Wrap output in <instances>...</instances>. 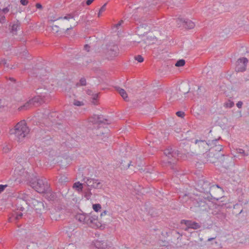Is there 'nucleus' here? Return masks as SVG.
Masks as SVG:
<instances>
[{
	"label": "nucleus",
	"mask_w": 249,
	"mask_h": 249,
	"mask_svg": "<svg viewBox=\"0 0 249 249\" xmlns=\"http://www.w3.org/2000/svg\"><path fill=\"white\" fill-rule=\"evenodd\" d=\"M29 131L25 122L23 121L18 123L14 128L10 129V134L14 135L17 141L20 142L27 136Z\"/></svg>",
	"instance_id": "nucleus-1"
},
{
	"label": "nucleus",
	"mask_w": 249,
	"mask_h": 249,
	"mask_svg": "<svg viewBox=\"0 0 249 249\" xmlns=\"http://www.w3.org/2000/svg\"><path fill=\"white\" fill-rule=\"evenodd\" d=\"M77 22L74 18L68 15L58 19L57 24L60 26V30L62 31H68L76 26Z\"/></svg>",
	"instance_id": "nucleus-2"
},
{
	"label": "nucleus",
	"mask_w": 249,
	"mask_h": 249,
	"mask_svg": "<svg viewBox=\"0 0 249 249\" xmlns=\"http://www.w3.org/2000/svg\"><path fill=\"white\" fill-rule=\"evenodd\" d=\"M50 185L47 183L46 179L37 180V182H35V185L33 186L36 191L39 193H43L45 191H47L50 187Z\"/></svg>",
	"instance_id": "nucleus-3"
},
{
	"label": "nucleus",
	"mask_w": 249,
	"mask_h": 249,
	"mask_svg": "<svg viewBox=\"0 0 249 249\" xmlns=\"http://www.w3.org/2000/svg\"><path fill=\"white\" fill-rule=\"evenodd\" d=\"M193 204L195 208L197 209L196 211H207L208 207L206 203V200L204 198L198 197L193 201Z\"/></svg>",
	"instance_id": "nucleus-4"
},
{
	"label": "nucleus",
	"mask_w": 249,
	"mask_h": 249,
	"mask_svg": "<svg viewBox=\"0 0 249 249\" xmlns=\"http://www.w3.org/2000/svg\"><path fill=\"white\" fill-rule=\"evenodd\" d=\"M43 101V99L41 98L40 96H37L35 97L33 99L30 100L28 102L26 103L24 106L20 107H19L18 109L21 110H26L33 106H35L36 104L40 103Z\"/></svg>",
	"instance_id": "nucleus-5"
},
{
	"label": "nucleus",
	"mask_w": 249,
	"mask_h": 249,
	"mask_svg": "<svg viewBox=\"0 0 249 249\" xmlns=\"http://www.w3.org/2000/svg\"><path fill=\"white\" fill-rule=\"evenodd\" d=\"M181 224L186 225V227L184 229L185 231H189V229L197 230L201 227L200 225L195 221L191 220H182Z\"/></svg>",
	"instance_id": "nucleus-6"
},
{
	"label": "nucleus",
	"mask_w": 249,
	"mask_h": 249,
	"mask_svg": "<svg viewBox=\"0 0 249 249\" xmlns=\"http://www.w3.org/2000/svg\"><path fill=\"white\" fill-rule=\"evenodd\" d=\"M248 62V60L245 57L239 58L236 62L235 70L237 71H245Z\"/></svg>",
	"instance_id": "nucleus-7"
},
{
	"label": "nucleus",
	"mask_w": 249,
	"mask_h": 249,
	"mask_svg": "<svg viewBox=\"0 0 249 249\" xmlns=\"http://www.w3.org/2000/svg\"><path fill=\"white\" fill-rule=\"evenodd\" d=\"M210 183L207 180L200 179L197 184L198 189L201 192L207 193L210 191Z\"/></svg>",
	"instance_id": "nucleus-8"
},
{
	"label": "nucleus",
	"mask_w": 249,
	"mask_h": 249,
	"mask_svg": "<svg viewBox=\"0 0 249 249\" xmlns=\"http://www.w3.org/2000/svg\"><path fill=\"white\" fill-rule=\"evenodd\" d=\"M84 180L85 183H86L89 187L94 188H100L102 186L101 183L97 179L85 178Z\"/></svg>",
	"instance_id": "nucleus-9"
},
{
	"label": "nucleus",
	"mask_w": 249,
	"mask_h": 249,
	"mask_svg": "<svg viewBox=\"0 0 249 249\" xmlns=\"http://www.w3.org/2000/svg\"><path fill=\"white\" fill-rule=\"evenodd\" d=\"M32 205L34 209L37 213H40L42 210L44 209V204L42 202L34 199L32 201Z\"/></svg>",
	"instance_id": "nucleus-10"
},
{
	"label": "nucleus",
	"mask_w": 249,
	"mask_h": 249,
	"mask_svg": "<svg viewBox=\"0 0 249 249\" xmlns=\"http://www.w3.org/2000/svg\"><path fill=\"white\" fill-rule=\"evenodd\" d=\"M222 150V146L220 144H215L214 146H212L209 150L211 151V153L212 154L214 155H218L219 156H224L223 154L218 153V152H220Z\"/></svg>",
	"instance_id": "nucleus-11"
},
{
	"label": "nucleus",
	"mask_w": 249,
	"mask_h": 249,
	"mask_svg": "<svg viewBox=\"0 0 249 249\" xmlns=\"http://www.w3.org/2000/svg\"><path fill=\"white\" fill-rule=\"evenodd\" d=\"M195 143L197 145L200 152H203L204 150L209 149V145L204 141L196 140Z\"/></svg>",
	"instance_id": "nucleus-12"
},
{
	"label": "nucleus",
	"mask_w": 249,
	"mask_h": 249,
	"mask_svg": "<svg viewBox=\"0 0 249 249\" xmlns=\"http://www.w3.org/2000/svg\"><path fill=\"white\" fill-rule=\"evenodd\" d=\"M94 246L98 249H107L110 247L107 242L97 240L94 242Z\"/></svg>",
	"instance_id": "nucleus-13"
},
{
	"label": "nucleus",
	"mask_w": 249,
	"mask_h": 249,
	"mask_svg": "<svg viewBox=\"0 0 249 249\" xmlns=\"http://www.w3.org/2000/svg\"><path fill=\"white\" fill-rule=\"evenodd\" d=\"M43 193L45 194V197L49 200L53 201L57 198L56 193L52 191L50 187L49 188L48 190L45 191Z\"/></svg>",
	"instance_id": "nucleus-14"
},
{
	"label": "nucleus",
	"mask_w": 249,
	"mask_h": 249,
	"mask_svg": "<svg viewBox=\"0 0 249 249\" xmlns=\"http://www.w3.org/2000/svg\"><path fill=\"white\" fill-rule=\"evenodd\" d=\"M131 150V148L128 146L124 145L122 146L120 148L121 153L119 154L126 155L129 154V151Z\"/></svg>",
	"instance_id": "nucleus-15"
},
{
	"label": "nucleus",
	"mask_w": 249,
	"mask_h": 249,
	"mask_svg": "<svg viewBox=\"0 0 249 249\" xmlns=\"http://www.w3.org/2000/svg\"><path fill=\"white\" fill-rule=\"evenodd\" d=\"M28 196L25 194H22L19 195V196L17 197V200L20 201L23 204H26V201L27 199Z\"/></svg>",
	"instance_id": "nucleus-16"
},
{
	"label": "nucleus",
	"mask_w": 249,
	"mask_h": 249,
	"mask_svg": "<svg viewBox=\"0 0 249 249\" xmlns=\"http://www.w3.org/2000/svg\"><path fill=\"white\" fill-rule=\"evenodd\" d=\"M87 93L89 94V95H91V98H92V103L94 105H96L97 104V103H98V101H97V98H98V94L97 93H95V94H92V91L91 90H88L87 91Z\"/></svg>",
	"instance_id": "nucleus-17"
},
{
	"label": "nucleus",
	"mask_w": 249,
	"mask_h": 249,
	"mask_svg": "<svg viewBox=\"0 0 249 249\" xmlns=\"http://www.w3.org/2000/svg\"><path fill=\"white\" fill-rule=\"evenodd\" d=\"M38 153L37 148L36 146L31 147L28 152V154L30 156L36 155Z\"/></svg>",
	"instance_id": "nucleus-18"
},
{
	"label": "nucleus",
	"mask_w": 249,
	"mask_h": 249,
	"mask_svg": "<svg viewBox=\"0 0 249 249\" xmlns=\"http://www.w3.org/2000/svg\"><path fill=\"white\" fill-rule=\"evenodd\" d=\"M58 179V182L61 184L64 183L68 181V178L63 175H60L58 177H56Z\"/></svg>",
	"instance_id": "nucleus-19"
},
{
	"label": "nucleus",
	"mask_w": 249,
	"mask_h": 249,
	"mask_svg": "<svg viewBox=\"0 0 249 249\" xmlns=\"http://www.w3.org/2000/svg\"><path fill=\"white\" fill-rule=\"evenodd\" d=\"M117 90L121 96L124 99L126 100L127 98V94L126 91L123 89L119 88Z\"/></svg>",
	"instance_id": "nucleus-20"
},
{
	"label": "nucleus",
	"mask_w": 249,
	"mask_h": 249,
	"mask_svg": "<svg viewBox=\"0 0 249 249\" xmlns=\"http://www.w3.org/2000/svg\"><path fill=\"white\" fill-rule=\"evenodd\" d=\"M184 26L189 29L193 28L195 27V23L190 20H187L184 22Z\"/></svg>",
	"instance_id": "nucleus-21"
},
{
	"label": "nucleus",
	"mask_w": 249,
	"mask_h": 249,
	"mask_svg": "<svg viewBox=\"0 0 249 249\" xmlns=\"http://www.w3.org/2000/svg\"><path fill=\"white\" fill-rule=\"evenodd\" d=\"M73 187L78 191H81L83 189V184L80 182H76L73 184Z\"/></svg>",
	"instance_id": "nucleus-22"
},
{
	"label": "nucleus",
	"mask_w": 249,
	"mask_h": 249,
	"mask_svg": "<svg viewBox=\"0 0 249 249\" xmlns=\"http://www.w3.org/2000/svg\"><path fill=\"white\" fill-rule=\"evenodd\" d=\"M85 214H77L75 216L76 219L81 222L84 223V221H85Z\"/></svg>",
	"instance_id": "nucleus-23"
},
{
	"label": "nucleus",
	"mask_w": 249,
	"mask_h": 249,
	"mask_svg": "<svg viewBox=\"0 0 249 249\" xmlns=\"http://www.w3.org/2000/svg\"><path fill=\"white\" fill-rule=\"evenodd\" d=\"M25 204H23L22 202H20V201L18 200L16 201V205L17 206V209L20 210V211H23L24 210L23 206Z\"/></svg>",
	"instance_id": "nucleus-24"
},
{
	"label": "nucleus",
	"mask_w": 249,
	"mask_h": 249,
	"mask_svg": "<svg viewBox=\"0 0 249 249\" xmlns=\"http://www.w3.org/2000/svg\"><path fill=\"white\" fill-rule=\"evenodd\" d=\"M53 157H49L48 158H45V162L47 163L46 164V166H47L48 164H49V163L48 161H51V164H55L56 162H58L57 160L55 161L54 159H53Z\"/></svg>",
	"instance_id": "nucleus-25"
},
{
	"label": "nucleus",
	"mask_w": 249,
	"mask_h": 249,
	"mask_svg": "<svg viewBox=\"0 0 249 249\" xmlns=\"http://www.w3.org/2000/svg\"><path fill=\"white\" fill-rule=\"evenodd\" d=\"M90 220L89 222H91L92 224H97V221H98V216L96 215L90 213Z\"/></svg>",
	"instance_id": "nucleus-26"
},
{
	"label": "nucleus",
	"mask_w": 249,
	"mask_h": 249,
	"mask_svg": "<svg viewBox=\"0 0 249 249\" xmlns=\"http://www.w3.org/2000/svg\"><path fill=\"white\" fill-rule=\"evenodd\" d=\"M73 104L74 106L78 107L82 106L84 105V103L83 101H79L77 99H74Z\"/></svg>",
	"instance_id": "nucleus-27"
},
{
	"label": "nucleus",
	"mask_w": 249,
	"mask_h": 249,
	"mask_svg": "<svg viewBox=\"0 0 249 249\" xmlns=\"http://www.w3.org/2000/svg\"><path fill=\"white\" fill-rule=\"evenodd\" d=\"M52 29L53 33H57L59 31H61L60 30V26L59 25H53Z\"/></svg>",
	"instance_id": "nucleus-28"
},
{
	"label": "nucleus",
	"mask_w": 249,
	"mask_h": 249,
	"mask_svg": "<svg viewBox=\"0 0 249 249\" xmlns=\"http://www.w3.org/2000/svg\"><path fill=\"white\" fill-rule=\"evenodd\" d=\"M173 152L174 151L172 148H168L165 150L164 153L165 155V156H168L169 155L173 154Z\"/></svg>",
	"instance_id": "nucleus-29"
},
{
	"label": "nucleus",
	"mask_w": 249,
	"mask_h": 249,
	"mask_svg": "<svg viewBox=\"0 0 249 249\" xmlns=\"http://www.w3.org/2000/svg\"><path fill=\"white\" fill-rule=\"evenodd\" d=\"M93 209L96 212L101 209V206L99 204H95L92 205Z\"/></svg>",
	"instance_id": "nucleus-30"
},
{
	"label": "nucleus",
	"mask_w": 249,
	"mask_h": 249,
	"mask_svg": "<svg viewBox=\"0 0 249 249\" xmlns=\"http://www.w3.org/2000/svg\"><path fill=\"white\" fill-rule=\"evenodd\" d=\"M90 220V215L89 214H86L85 216V221H84V223L87 224L88 225H90L92 224L91 222H89V220Z\"/></svg>",
	"instance_id": "nucleus-31"
},
{
	"label": "nucleus",
	"mask_w": 249,
	"mask_h": 249,
	"mask_svg": "<svg viewBox=\"0 0 249 249\" xmlns=\"http://www.w3.org/2000/svg\"><path fill=\"white\" fill-rule=\"evenodd\" d=\"M185 63V61L183 59H181L177 62V63L175 64V66L176 67H181L184 66Z\"/></svg>",
	"instance_id": "nucleus-32"
},
{
	"label": "nucleus",
	"mask_w": 249,
	"mask_h": 249,
	"mask_svg": "<svg viewBox=\"0 0 249 249\" xmlns=\"http://www.w3.org/2000/svg\"><path fill=\"white\" fill-rule=\"evenodd\" d=\"M106 4H104L100 9L98 16L99 17L101 14L106 10Z\"/></svg>",
	"instance_id": "nucleus-33"
},
{
	"label": "nucleus",
	"mask_w": 249,
	"mask_h": 249,
	"mask_svg": "<svg viewBox=\"0 0 249 249\" xmlns=\"http://www.w3.org/2000/svg\"><path fill=\"white\" fill-rule=\"evenodd\" d=\"M92 194L90 192V189H88V191L87 192H85V197L87 199H89L91 196Z\"/></svg>",
	"instance_id": "nucleus-34"
},
{
	"label": "nucleus",
	"mask_w": 249,
	"mask_h": 249,
	"mask_svg": "<svg viewBox=\"0 0 249 249\" xmlns=\"http://www.w3.org/2000/svg\"><path fill=\"white\" fill-rule=\"evenodd\" d=\"M135 59L139 62H142L143 61V58L140 55H137L135 57Z\"/></svg>",
	"instance_id": "nucleus-35"
},
{
	"label": "nucleus",
	"mask_w": 249,
	"mask_h": 249,
	"mask_svg": "<svg viewBox=\"0 0 249 249\" xmlns=\"http://www.w3.org/2000/svg\"><path fill=\"white\" fill-rule=\"evenodd\" d=\"M233 105L234 103L231 101H228L226 103H225V106L227 107H231Z\"/></svg>",
	"instance_id": "nucleus-36"
},
{
	"label": "nucleus",
	"mask_w": 249,
	"mask_h": 249,
	"mask_svg": "<svg viewBox=\"0 0 249 249\" xmlns=\"http://www.w3.org/2000/svg\"><path fill=\"white\" fill-rule=\"evenodd\" d=\"M208 157L209 158H210V159L207 160V161L209 160L210 162L213 163L216 162L215 160L217 159L216 157Z\"/></svg>",
	"instance_id": "nucleus-37"
},
{
	"label": "nucleus",
	"mask_w": 249,
	"mask_h": 249,
	"mask_svg": "<svg viewBox=\"0 0 249 249\" xmlns=\"http://www.w3.org/2000/svg\"><path fill=\"white\" fill-rule=\"evenodd\" d=\"M18 26L17 24H14L12 26L11 30L12 32L14 33V32L18 30Z\"/></svg>",
	"instance_id": "nucleus-38"
},
{
	"label": "nucleus",
	"mask_w": 249,
	"mask_h": 249,
	"mask_svg": "<svg viewBox=\"0 0 249 249\" xmlns=\"http://www.w3.org/2000/svg\"><path fill=\"white\" fill-rule=\"evenodd\" d=\"M7 186H8V185L6 184V185L0 184V193L2 192Z\"/></svg>",
	"instance_id": "nucleus-39"
},
{
	"label": "nucleus",
	"mask_w": 249,
	"mask_h": 249,
	"mask_svg": "<svg viewBox=\"0 0 249 249\" xmlns=\"http://www.w3.org/2000/svg\"><path fill=\"white\" fill-rule=\"evenodd\" d=\"M80 85L81 86H84L86 85V80L84 78H82L80 80Z\"/></svg>",
	"instance_id": "nucleus-40"
},
{
	"label": "nucleus",
	"mask_w": 249,
	"mask_h": 249,
	"mask_svg": "<svg viewBox=\"0 0 249 249\" xmlns=\"http://www.w3.org/2000/svg\"><path fill=\"white\" fill-rule=\"evenodd\" d=\"M184 112L182 111H178L176 113V114L178 116L182 117L184 116Z\"/></svg>",
	"instance_id": "nucleus-41"
},
{
	"label": "nucleus",
	"mask_w": 249,
	"mask_h": 249,
	"mask_svg": "<svg viewBox=\"0 0 249 249\" xmlns=\"http://www.w3.org/2000/svg\"><path fill=\"white\" fill-rule=\"evenodd\" d=\"M22 215H23L22 213H18V214L16 215V217H15V218H16L17 220H18V219H19V218H20L22 216Z\"/></svg>",
	"instance_id": "nucleus-42"
},
{
	"label": "nucleus",
	"mask_w": 249,
	"mask_h": 249,
	"mask_svg": "<svg viewBox=\"0 0 249 249\" xmlns=\"http://www.w3.org/2000/svg\"><path fill=\"white\" fill-rule=\"evenodd\" d=\"M20 3L23 5H26L28 3V0H20Z\"/></svg>",
	"instance_id": "nucleus-43"
},
{
	"label": "nucleus",
	"mask_w": 249,
	"mask_h": 249,
	"mask_svg": "<svg viewBox=\"0 0 249 249\" xmlns=\"http://www.w3.org/2000/svg\"><path fill=\"white\" fill-rule=\"evenodd\" d=\"M237 153H238V154H242L244 153V150H243V149H237Z\"/></svg>",
	"instance_id": "nucleus-44"
},
{
	"label": "nucleus",
	"mask_w": 249,
	"mask_h": 249,
	"mask_svg": "<svg viewBox=\"0 0 249 249\" xmlns=\"http://www.w3.org/2000/svg\"><path fill=\"white\" fill-rule=\"evenodd\" d=\"M243 103L242 102L239 101L236 104V106L238 108H241L242 106Z\"/></svg>",
	"instance_id": "nucleus-45"
},
{
	"label": "nucleus",
	"mask_w": 249,
	"mask_h": 249,
	"mask_svg": "<svg viewBox=\"0 0 249 249\" xmlns=\"http://www.w3.org/2000/svg\"><path fill=\"white\" fill-rule=\"evenodd\" d=\"M9 11V9L8 8H3L1 11L3 13H6L7 12H8Z\"/></svg>",
	"instance_id": "nucleus-46"
},
{
	"label": "nucleus",
	"mask_w": 249,
	"mask_h": 249,
	"mask_svg": "<svg viewBox=\"0 0 249 249\" xmlns=\"http://www.w3.org/2000/svg\"><path fill=\"white\" fill-rule=\"evenodd\" d=\"M94 0H87V1H86L87 5H89L90 4H91L92 3V2Z\"/></svg>",
	"instance_id": "nucleus-47"
},
{
	"label": "nucleus",
	"mask_w": 249,
	"mask_h": 249,
	"mask_svg": "<svg viewBox=\"0 0 249 249\" xmlns=\"http://www.w3.org/2000/svg\"><path fill=\"white\" fill-rule=\"evenodd\" d=\"M21 160L22 159L21 157H18V158H17V162H19V163H21L22 162Z\"/></svg>",
	"instance_id": "nucleus-48"
},
{
	"label": "nucleus",
	"mask_w": 249,
	"mask_h": 249,
	"mask_svg": "<svg viewBox=\"0 0 249 249\" xmlns=\"http://www.w3.org/2000/svg\"><path fill=\"white\" fill-rule=\"evenodd\" d=\"M5 21V17L4 16L0 18V22L3 23Z\"/></svg>",
	"instance_id": "nucleus-49"
},
{
	"label": "nucleus",
	"mask_w": 249,
	"mask_h": 249,
	"mask_svg": "<svg viewBox=\"0 0 249 249\" xmlns=\"http://www.w3.org/2000/svg\"><path fill=\"white\" fill-rule=\"evenodd\" d=\"M74 247H75V246H74V245H73V244H70L68 245V248H67V249H72V248H74Z\"/></svg>",
	"instance_id": "nucleus-50"
},
{
	"label": "nucleus",
	"mask_w": 249,
	"mask_h": 249,
	"mask_svg": "<svg viewBox=\"0 0 249 249\" xmlns=\"http://www.w3.org/2000/svg\"><path fill=\"white\" fill-rule=\"evenodd\" d=\"M36 6L38 9H41L42 8V5L40 3H36Z\"/></svg>",
	"instance_id": "nucleus-51"
},
{
	"label": "nucleus",
	"mask_w": 249,
	"mask_h": 249,
	"mask_svg": "<svg viewBox=\"0 0 249 249\" xmlns=\"http://www.w3.org/2000/svg\"><path fill=\"white\" fill-rule=\"evenodd\" d=\"M107 211H104L103 212H102L101 213V216H102L103 215H105L107 214Z\"/></svg>",
	"instance_id": "nucleus-52"
},
{
	"label": "nucleus",
	"mask_w": 249,
	"mask_h": 249,
	"mask_svg": "<svg viewBox=\"0 0 249 249\" xmlns=\"http://www.w3.org/2000/svg\"><path fill=\"white\" fill-rule=\"evenodd\" d=\"M84 48L85 50H87L88 51H89V46L88 45H86L84 47Z\"/></svg>",
	"instance_id": "nucleus-53"
},
{
	"label": "nucleus",
	"mask_w": 249,
	"mask_h": 249,
	"mask_svg": "<svg viewBox=\"0 0 249 249\" xmlns=\"http://www.w3.org/2000/svg\"><path fill=\"white\" fill-rule=\"evenodd\" d=\"M214 239H215V238H209V239H208V241H211V240H213Z\"/></svg>",
	"instance_id": "nucleus-54"
},
{
	"label": "nucleus",
	"mask_w": 249,
	"mask_h": 249,
	"mask_svg": "<svg viewBox=\"0 0 249 249\" xmlns=\"http://www.w3.org/2000/svg\"><path fill=\"white\" fill-rule=\"evenodd\" d=\"M62 158H63L64 160H67L68 159V157H65V156H63V157H61Z\"/></svg>",
	"instance_id": "nucleus-55"
},
{
	"label": "nucleus",
	"mask_w": 249,
	"mask_h": 249,
	"mask_svg": "<svg viewBox=\"0 0 249 249\" xmlns=\"http://www.w3.org/2000/svg\"><path fill=\"white\" fill-rule=\"evenodd\" d=\"M101 122V121H95V123H98Z\"/></svg>",
	"instance_id": "nucleus-56"
},
{
	"label": "nucleus",
	"mask_w": 249,
	"mask_h": 249,
	"mask_svg": "<svg viewBox=\"0 0 249 249\" xmlns=\"http://www.w3.org/2000/svg\"><path fill=\"white\" fill-rule=\"evenodd\" d=\"M121 22H122V21H121V22H120L118 24H117L116 25V26H120V25L121 24Z\"/></svg>",
	"instance_id": "nucleus-57"
},
{
	"label": "nucleus",
	"mask_w": 249,
	"mask_h": 249,
	"mask_svg": "<svg viewBox=\"0 0 249 249\" xmlns=\"http://www.w3.org/2000/svg\"><path fill=\"white\" fill-rule=\"evenodd\" d=\"M131 162L128 164V166L129 167L130 165Z\"/></svg>",
	"instance_id": "nucleus-58"
},
{
	"label": "nucleus",
	"mask_w": 249,
	"mask_h": 249,
	"mask_svg": "<svg viewBox=\"0 0 249 249\" xmlns=\"http://www.w3.org/2000/svg\"><path fill=\"white\" fill-rule=\"evenodd\" d=\"M95 117H97V118H98V116H95Z\"/></svg>",
	"instance_id": "nucleus-59"
}]
</instances>
